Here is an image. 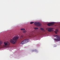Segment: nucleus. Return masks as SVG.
I'll return each mask as SVG.
<instances>
[{
  "label": "nucleus",
  "instance_id": "nucleus-1",
  "mask_svg": "<svg viewBox=\"0 0 60 60\" xmlns=\"http://www.w3.org/2000/svg\"><path fill=\"white\" fill-rule=\"evenodd\" d=\"M19 37L17 36H15V37L12 38V39H11L10 40V42L11 43H12L14 44H15L17 40H18Z\"/></svg>",
  "mask_w": 60,
  "mask_h": 60
},
{
  "label": "nucleus",
  "instance_id": "nucleus-2",
  "mask_svg": "<svg viewBox=\"0 0 60 60\" xmlns=\"http://www.w3.org/2000/svg\"><path fill=\"white\" fill-rule=\"evenodd\" d=\"M53 36L54 37H56L57 39L54 38V40L55 41H60V36H59L58 35H54Z\"/></svg>",
  "mask_w": 60,
  "mask_h": 60
},
{
  "label": "nucleus",
  "instance_id": "nucleus-3",
  "mask_svg": "<svg viewBox=\"0 0 60 60\" xmlns=\"http://www.w3.org/2000/svg\"><path fill=\"white\" fill-rule=\"evenodd\" d=\"M4 45L3 46V48H6L7 46L9 45L10 44V43L8 41L4 42Z\"/></svg>",
  "mask_w": 60,
  "mask_h": 60
},
{
  "label": "nucleus",
  "instance_id": "nucleus-4",
  "mask_svg": "<svg viewBox=\"0 0 60 60\" xmlns=\"http://www.w3.org/2000/svg\"><path fill=\"white\" fill-rule=\"evenodd\" d=\"M34 24L37 26H41V23L38 22H35L34 23Z\"/></svg>",
  "mask_w": 60,
  "mask_h": 60
},
{
  "label": "nucleus",
  "instance_id": "nucleus-5",
  "mask_svg": "<svg viewBox=\"0 0 60 60\" xmlns=\"http://www.w3.org/2000/svg\"><path fill=\"white\" fill-rule=\"evenodd\" d=\"M29 40V39H26L24 40H23L21 42V44H25V43H26V42H28V41Z\"/></svg>",
  "mask_w": 60,
  "mask_h": 60
},
{
  "label": "nucleus",
  "instance_id": "nucleus-6",
  "mask_svg": "<svg viewBox=\"0 0 60 60\" xmlns=\"http://www.w3.org/2000/svg\"><path fill=\"white\" fill-rule=\"evenodd\" d=\"M46 30H48L49 32H51V31H52V28H47L46 29Z\"/></svg>",
  "mask_w": 60,
  "mask_h": 60
},
{
  "label": "nucleus",
  "instance_id": "nucleus-7",
  "mask_svg": "<svg viewBox=\"0 0 60 60\" xmlns=\"http://www.w3.org/2000/svg\"><path fill=\"white\" fill-rule=\"evenodd\" d=\"M54 24V22H51L50 23H48V26H52Z\"/></svg>",
  "mask_w": 60,
  "mask_h": 60
},
{
  "label": "nucleus",
  "instance_id": "nucleus-8",
  "mask_svg": "<svg viewBox=\"0 0 60 60\" xmlns=\"http://www.w3.org/2000/svg\"><path fill=\"white\" fill-rule=\"evenodd\" d=\"M56 31H55V33L56 34H57V32H58V30L57 29L56 30Z\"/></svg>",
  "mask_w": 60,
  "mask_h": 60
},
{
  "label": "nucleus",
  "instance_id": "nucleus-9",
  "mask_svg": "<svg viewBox=\"0 0 60 60\" xmlns=\"http://www.w3.org/2000/svg\"><path fill=\"white\" fill-rule=\"evenodd\" d=\"M25 29L24 28H22L20 29L21 30H25Z\"/></svg>",
  "mask_w": 60,
  "mask_h": 60
},
{
  "label": "nucleus",
  "instance_id": "nucleus-10",
  "mask_svg": "<svg viewBox=\"0 0 60 60\" xmlns=\"http://www.w3.org/2000/svg\"><path fill=\"white\" fill-rule=\"evenodd\" d=\"M26 30H24L23 31V33H26Z\"/></svg>",
  "mask_w": 60,
  "mask_h": 60
},
{
  "label": "nucleus",
  "instance_id": "nucleus-11",
  "mask_svg": "<svg viewBox=\"0 0 60 60\" xmlns=\"http://www.w3.org/2000/svg\"><path fill=\"white\" fill-rule=\"evenodd\" d=\"M34 29H38V28L37 27H35L34 28Z\"/></svg>",
  "mask_w": 60,
  "mask_h": 60
},
{
  "label": "nucleus",
  "instance_id": "nucleus-12",
  "mask_svg": "<svg viewBox=\"0 0 60 60\" xmlns=\"http://www.w3.org/2000/svg\"><path fill=\"white\" fill-rule=\"evenodd\" d=\"M40 29H41V30H44V29H43V28H41Z\"/></svg>",
  "mask_w": 60,
  "mask_h": 60
},
{
  "label": "nucleus",
  "instance_id": "nucleus-13",
  "mask_svg": "<svg viewBox=\"0 0 60 60\" xmlns=\"http://www.w3.org/2000/svg\"><path fill=\"white\" fill-rule=\"evenodd\" d=\"M2 43H3V42L0 41V45H1V44Z\"/></svg>",
  "mask_w": 60,
  "mask_h": 60
},
{
  "label": "nucleus",
  "instance_id": "nucleus-14",
  "mask_svg": "<svg viewBox=\"0 0 60 60\" xmlns=\"http://www.w3.org/2000/svg\"><path fill=\"white\" fill-rule=\"evenodd\" d=\"M34 22H30V24H33V23H34Z\"/></svg>",
  "mask_w": 60,
  "mask_h": 60
},
{
  "label": "nucleus",
  "instance_id": "nucleus-15",
  "mask_svg": "<svg viewBox=\"0 0 60 60\" xmlns=\"http://www.w3.org/2000/svg\"><path fill=\"white\" fill-rule=\"evenodd\" d=\"M28 38H30V37H31V36H30V35H29L28 36Z\"/></svg>",
  "mask_w": 60,
  "mask_h": 60
},
{
  "label": "nucleus",
  "instance_id": "nucleus-16",
  "mask_svg": "<svg viewBox=\"0 0 60 60\" xmlns=\"http://www.w3.org/2000/svg\"><path fill=\"white\" fill-rule=\"evenodd\" d=\"M23 37V36H20V38L21 39V38H22Z\"/></svg>",
  "mask_w": 60,
  "mask_h": 60
}]
</instances>
